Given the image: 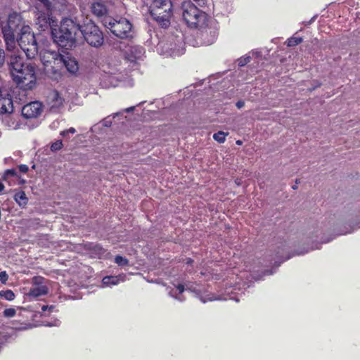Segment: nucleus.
Listing matches in <instances>:
<instances>
[{
	"label": "nucleus",
	"instance_id": "obj_23",
	"mask_svg": "<svg viewBox=\"0 0 360 360\" xmlns=\"http://www.w3.org/2000/svg\"><path fill=\"white\" fill-rule=\"evenodd\" d=\"M115 262L119 266H125L128 264V260L120 255L115 257Z\"/></svg>",
	"mask_w": 360,
	"mask_h": 360
},
{
	"label": "nucleus",
	"instance_id": "obj_43",
	"mask_svg": "<svg viewBox=\"0 0 360 360\" xmlns=\"http://www.w3.org/2000/svg\"><path fill=\"white\" fill-rule=\"evenodd\" d=\"M236 143H237L238 145H240V144H242V142H241V141H236Z\"/></svg>",
	"mask_w": 360,
	"mask_h": 360
},
{
	"label": "nucleus",
	"instance_id": "obj_24",
	"mask_svg": "<svg viewBox=\"0 0 360 360\" xmlns=\"http://www.w3.org/2000/svg\"><path fill=\"white\" fill-rule=\"evenodd\" d=\"M44 278L41 276H34L32 278V284L33 286H40L41 285H44Z\"/></svg>",
	"mask_w": 360,
	"mask_h": 360
},
{
	"label": "nucleus",
	"instance_id": "obj_6",
	"mask_svg": "<svg viewBox=\"0 0 360 360\" xmlns=\"http://www.w3.org/2000/svg\"><path fill=\"white\" fill-rule=\"evenodd\" d=\"M103 25L117 37L124 39L132 36V25L126 18H120L117 20L105 17Z\"/></svg>",
	"mask_w": 360,
	"mask_h": 360
},
{
	"label": "nucleus",
	"instance_id": "obj_30",
	"mask_svg": "<svg viewBox=\"0 0 360 360\" xmlns=\"http://www.w3.org/2000/svg\"><path fill=\"white\" fill-rule=\"evenodd\" d=\"M171 53H170V55L172 56H179L180 54H182L183 53V50H180V49H176V48H171Z\"/></svg>",
	"mask_w": 360,
	"mask_h": 360
},
{
	"label": "nucleus",
	"instance_id": "obj_18",
	"mask_svg": "<svg viewBox=\"0 0 360 360\" xmlns=\"http://www.w3.org/2000/svg\"><path fill=\"white\" fill-rule=\"evenodd\" d=\"M14 199L20 207H24L27 203V198L24 191H20L15 194Z\"/></svg>",
	"mask_w": 360,
	"mask_h": 360
},
{
	"label": "nucleus",
	"instance_id": "obj_28",
	"mask_svg": "<svg viewBox=\"0 0 360 360\" xmlns=\"http://www.w3.org/2000/svg\"><path fill=\"white\" fill-rule=\"evenodd\" d=\"M8 276L6 271L0 272V281L2 283L5 284L8 281Z\"/></svg>",
	"mask_w": 360,
	"mask_h": 360
},
{
	"label": "nucleus",
	"instance_id": "obj_11",
	"mask_svg": "<svg viewBox=\"0 0 360 360\" xmlns=\"http://www.w3.org/2000/svg\"><path fill=\"white\" fill-rule=\"evenodd\" d=\"M144 53L145 50L142 46H131L125 51V57L131 63H138L143 59Z\"/></svg>",
	"mask_w": 360,
	"mask_h": 360
},
{
	"label": "nucleus",
	"instance_id": "obj_22",
	"mask_svg": "<svg viewBox=\"0 0 360 360\" xmlns=\"http://www.w3.org/2000/svg\"><path fill=\"white\" fill-rule=\"evenodd\" d=\"M302 41V39L301 37H291L288 39L287 45L288 46H294L299 44H300Z\"/></svg>",
	"mask_w": 360,
	"mask_h": 360
},
{
	"label": "nucleus",
	"instance_id": "obj_39",
	"mask_svg": "<svg viewBox=\"0 0 360 360\" xmlns=\"http://www.w3.org/2000/svg\"><path fill=\"white\" fill-rule=\"evenodd\" d=\"M68 134V133L67 130H64V131L60 132V135L63 136H65Z\"/></svg>",
	"mask_w": 360,
	"mask_h": 360
},
{
	"label": "nucleus",
	"instance_id": "obj_29",
	"mask_svg": "<svg viewBox=\"0 0 360 360\" xmlns=\"http://www.w3.org/2000/svg\"><path fill=\"white\" fill-rule=\"evenodd\" d=\"M5 63V51L3 49L0 48V68H1Z\"/></svg>",
	"mask_w": 360,
	"mask_h": 360
},
{
	"label": "nucleus",
	"instance_id": "obj_34",
	"mask_svg": "<svg viewBox=\"0 0 360 360\" xmlns=\"http://www.w3.org/2000/svg\"><path fill=\"white\" fill-rule=\"evenodd\" d=\"M244 105H245V103H244V101H238L236 103V107H237L238 108H239V109H240V108H243V107L244 106Z\"/></svg>",
	"mask_w": 360,
	"mask_h": 360
},
{
	"label": "nucleus",
	"instance_id": "obj_31",
	"mask_svg": "<svg viewBox=\"0 0 360 360\" xmlns=\"http://www.w3.org/2000/svg\"><path fill=\"white\" fill-rule=\"evenodd\" d=\"M16 171L15 169H8L4 174V179H6L8 176H15Z\"/></svg>",
	"mask_w": 360,
	"mask_h": 360
},
{
	"label": "nucleus",
	"instance_id": "obj_38",
	"mask_svg": "<svg viewBox=\"0 0 360 360\" xmlns=\"http://www.w3.org/2000/svg\"><path fill=\"white\" fill-rule=\"evenodd\" d=\"M134 107H130V108H127V109L125 110V111H126L127 112H129L133 111V110H134Z\"/></svg>",
	"mask_w": 360,
	"mask_h": 360
},
{
	"label": "nucleus",
	"instance_id": "obj_25",
	"mask_svg": "<svg viewBox=\"0 0 360 360\" xmlns=\"http://www.w3.org/2000/svg\"><path fill=\"white\" fill-rule=\"evenodd\" d=\"M16 314V310L14 308L6 309L4 311V315L6 317L11 318L13 317Z\"/></svg>",
	"mask_w": 360,
	"mask_h": 360
},
{
	"label": "nucleus",
	"instance_id": "obj_35",
	"mask_svg": "<svg viewBox=\"0 0 360 360\" xmlns=\"http://www.w3.org/2000/svg\"><path fill=\"white\" fill-rule=\"evenodd\" d=\"M177 289L179 293H182L184 291V286L181 284L177 285Z\"/></svg>",
	"mask_w": 360,
	"mask_h": 360
},
{
	"label": "nucleus",
	"instance_id": "obj_8",
	"mask_svg": "<svg viewBox=\"0 0 360 360\" xmlns=\"http://www.w3.org/2000/svg\"><path fill=\"white\" fill-rule=\"evenodd\" d=\"M183 9V18L191 27H197L205 19V13L200 11L191 2L184 3Z\"/></svg>",
	"mask_w": 360,
	"mask_h": 360
},
{
	"label": "nucleus",
	"instance_id": "obj_40",
	"mask_svg": "<svg viewBox=\"0 0 360 360\" xmlns=\"http://www.w3.org/2000/svg\"><path fill=\"white\" fill-rule=\"evenodd\" d=\"M4 188V186L2 183L0 182V192L2 191Z\"/></svg>",
	"mask_w": 360,
	"mask_h": 360
},
{
	"label": "nucleus",
	"instance_id": "obj_13",
	"mask_svg": "<svg viewBox=\"0 0 360 360\" xmlns=\"http://www.w3.org/2000/svg\"><path fill=\"white\" fill-rule=\"evenodd\" d=\"M63 68H65L71 74H75L79 70L77 60L68 54L63 55Z\"/></svg>",
	"mask_w": 360,
	"mask_h": 360
},
{
	"label": "nucleus",
	"instance_id": "obj_5",
	"mask_svg": "<svg viewBox=\"0 0 360 360\" xmlns=\"http://www.w3.org/2000/svg\"><path fill=\"white\" fill-rule=\"evenodd\" d=\"M170 0H153L150 7V14L162 27H167L172 11Z\"/></svg>",
	"mask_w": 360,
	"mask_h": 360
},
{
	"label": "nucleus",
	"instance_id": "obj_42",
	"mask_svg": "<svg viewBox=\"0 0 360 360\" xmlns=\"http://www.w3.org/2000/svg\"><path fill=\"white\" fill-rule=\"evenodd\" d=\"M104 125L108 127V126H110V124H108V122L107 121H105Z\"/></svg>",
	"mask_w": 360,
	"mask_h": 360
},
{
	"label": "nucleus",
	"instance_id": "obj_15",
	"mask_svg": "<svg viewBox=\"0 0 360 360\" xmlns=\"http://www.w3.org/2000/svg\"><path fill=\"white\" fill-rule=\"evenodd\" d=\"M48 292V288L45 285H41L40 286H33L31 288L27 295L30 297H38L39 296L45 295Z\"/></svg>",
	"mask_w": 360,
	"mask_h": 360
},
{
	"label": "nucleus",
	"instance_id": "obj_44",
	"mask_svg": "<svg viewBox=\"0 0 360 360\" xmlns=\"http://www.w3.org/2000/svg\"><path fill=\"white\" fill-rule=\"evenodd\" d=\"M297 186H296V185L292 186V188H293L294 190L297 189Z\"/></svg>",
	"mask_w": 360,
	"mask_h": 360
},
{
	"label": "nucleus",
	"instance_id": "obj_41",
	"mask_svg": "<svg viewBox=\"0 0 360 360\" xmlns=\"http://www.w3.org/2000/svg\"><path fill=\"white\" fill-rule=\"evenodd\" d=\"M48 306L44 305L41 307L42 311H45L48 309Z\"/></svg>",
	"mask_w": 360,
	"mask_h": 360
},
{
	"label": "nucleus",
	"instance_id": "obj_32",
	"mask_svg": "<svg viewBox=\"0 0 360 360\" xmlns=\"http://www.w3.org/2000/svg\"><path fill=\"white\" fill-rule=\"evenodd\" d=\"M19 169L23 173H26L28 171V167L26 165H21L19 166Z\"/></svg>",
	"mask_w": 360,
	"mask_h": 360
},
{
	"label": "nucleus",
	"instance_id": "obj_7",
	"mask_svg": "<svg viewBox=\"0 0 360 360\" xmlns=\"http://www.w3.org/2000/svg\"><path fill=\"white\" fill-rule=\"evenodd\" d=\"M80 32L86 42L92 46L98 47L103 43L104 38L102 32L92 22H88L81 26Z\"/></svg>",
	"mask_w": 360,
	"mask_h": 360
},
{
	"label": "nucleus",
	"instance_id": "obj_16",
	"mask_svg": "<svg viewBox=\"0 0 360 360\" xmlns=\"http://www.w3.org/2000/svg\"><path fill=\"white\" fill-rule=\"evenodd\" d=\"M91 11L94 14L98 17L103 16L108 12L105 5L101 2L94 3L91 6Z\"/></svg>",
	"mask_w": 360,
	"mask_h": 360
},
{
	"label": "nucleus",
	"instance_id": "obj_36",
	"mask_svg": "<svg viewBox=\"0 0 360 360\" xmlns=\"http://www.w3.org/2000/svg\"><path fill=\"white\" fill-rule=\"evenodd\" d=\"M194 1H196L198 3V4L200 6H202L206 3V0H194Z\"/></svg>",
	"mask_w": 360,
	"mask_h": 360
},
{
	"label": "nucleus",
	"instance_id": "obj_14",
	"mask_svg": "<svg viewBox=\"0 0 360 360\" xmlns=\"http://www.w3.org/2000/svg\"><path fill=\"white\" fill-rule=\"evenodd\" d=\"M13 111V101L11 96H0V113H10Z\"/></svg>",
	"mask_w": 360,
	"mask_h": 360
},
{
	"label": "nucleus",
	"instance_id": "obj_12",
	"mask_svg": "<svg viewBox=\"0 0 360 360\" xmlns=\"http://www.w3.org/2000/svg\"><path fill=\"white\" fill-rule=\"evenodd\" d=\"M49 105L51 112H58L63 107L64 99L58 91H53L49 97Z\"/></svg>",
	"mask_w": 360,
	"mask_h": 360
},
{
	"label": "nucleus",
	"instance_id": "obj_19",
	"mask_svg": "<svg viewBox=\"0 0 360 360\" xmlns=\"http://www.w3.org/2000/svg\"><path fill=\"white\" fill-rule=\"evenodd\" d=\"M3 122L9 128L15 129L18 125L17 122L10 115H6Z\"/></svg>",
	"mask_w": 360,
	"mask_h": 360
},
{
	"label": "nucleus",
	"instance_id": "obj_17",
	"mask_svg": "<svg viewBox=\"0 0 360 360\" xmlns=\"http://www.w3.org/2000/svg\"><path fill=\"white\" fill-rule=\"evenodd\" d=\"M123 276H105L103 278V285L105 286L117 285L120 281H123Z\"/></svg>",
	"mask_w": 360,
	"mask_h": 360
},
{
	"label": "nucleus",
	"instance_id": "obj_27",
	"mask_svg": "<svg viewBox=\"0 0 360 360\" xmlns=\"http://www.w3.org/2000/svg\"><path fill=\"white\" fill-rule=\"evenodd\" d=\"M250 61V56H245L239 58L238 60V65L240 67H243L248 64Z\"/></svg>",
	"mask_w": 360,
	"mask_h": 360
},
{
	"label": "nucleus",
	"instance_id": "obj_21",
	"mask_svg": "<svg viewBox=\"0 0 360 360\" xmlns=\"http://www.w3.org/2000/svg\"><path fill=\"white\" fill-rule=\"evenodd\" d=\"M0 296L5 298L6 300H8V301L13 300L15 298V294L11 290H8L6 291H1Z\"/></svg>",
	"mask_w": 360,
	"mask_h": 360
},
{
	"label": "nucleus",
	"instance_id": "obj_33",
	"mask_svg": "<svg viewBox=\"0 0 360 360\" xmlns=\"http://www.w3.org/2000/svg\"><path fill=\"white\" fill-rule=\"evenodd\" d=\"M37 1H39L41 4H42L46 8H49L51 5L49 0H37Z\"/></svg>",
	"mask_w": 360,
	"mask_h": 360
},
{
	"label": "nucleus",
	"instance_id": "obj_10",
	"mask_svg": "<svg viewBox=\"0 0 360 360\" xmlns=\"http://www.w3.org/2000/svg\"><path fill=\"white\" fill-rule=\"evenodd\" d=\"M36 24L41 30H45L50 27L52 32L53 27H58V20L53 17H50L49 14L45 13H39L38 14Z\"/></svg>",
	"mask_w": 360,
	"mask_h": 360
},
{
	"label": "nucleus",
	"instance_id": "obj_4",
	"mask_svg": "<svg viewBox=\"0 0 360 360\" xmlns=\"http://www.w3.org/2000/svg\"><path fill=\"white\" fill-rule=\"evenodd\" d=\"M44 70L49 76L59 75L63 70V55L58 51L44 50L40 53Z\"/></svg>",
	"mask_w": 360,
	"mask_h": 360
},
{
	"label": "nucleus",
	"instance_id": "obj_1",
	"mask_svg": "<svg viewBox=\"0 0 360 360\" xmlns=\"http://www.w3.org/2000/svg\"><path fill=\"white\" fill-rule=\"evenodd\" d=\"M20 21L18 15L10 16L8 22L2 27V34L9 57L8 63L13 80L22 89H32L37 81L35 68L31 63L23 62L14 37V31Z\"/></svg>",
	"mask_w": 360,
	"mask_h": 360
},
{
	"label": "nucleus",
	"instance_id": "obj_45",
	"mask_svg": "<svg viewBox=\"0 0 360 360\" xmlns=\"http://www.w3.org/2000/svg\"><path fill=\"white\" fill-rule=\"evenodd\" d=\"M190 262H191V259H188V263H190Z\"/></svg>",
	"mask_w": 360,
	"mask_h": 360
},
{
	"label": "nucleus",
	"instance_id": "obj_3",
	"mask_svg": "<svg viewBox=\"0 0 360 360\" xmlns=\"http://www.w3.org/2000/svg\"><path fill=\"white\" fill-rule=\"evenodd\" d=\"M81 31V26L72 20H63L59 28L53 27L52 38L60 46L72 47L76 41L77 35Z\"/></svg>",
	"mask_w": 360,
	"mask_h": 360
},
{
	"label": "nucleus",
	"instance_id": "obj_26",
	"mask_svg": "<svg viewBox=\"0 0 360 360\" xmlns=\"http://www.w3.org/2000/svg\"><path fill=\"white\" fill-rule=\"evenodd\" d=\"M63 144L62 141H57L51 144V150L52 151H56L62 148Z\"/></svg>",
	"mask_w": 360,
	"mask_h": 360
},
{
	"label": "nucleus",
	"instance_id": "obj_9",
	"mask_svg": "<svg viewBox=\"0 0 360 360\" xmlns=\"http://www.w3.org/2000/svg\"><path fill=\"white\" fill-rule=\"evenodd\" d=\"M43 111L41 103L39 101L31 102L23 106L22 115L26 118H36L39 116Z\"/></svg>",
	"mask_w": 360,
	"mask_h": 360
},
{
	"label": "nucleus",
	"instance_id": "obj_20",
	"mask_svg": "<svg viewBox=\"0 0 360 360\" xmlns=\"http://www.w3.org/2000/svg\"><path fill=\"white\" fill-rule=\"evenodd\" d=\"M229 134V133H225L224 131H218L213 135V139L217 142L221 143H224L226 140V136Z\"/></svg>",
	"mask_w": 360,
	"mask_h": 360
},
{
	"label": "nucleus",
	"instance_id": "obj_2",
	"mask_svg": "<svg viewBox=\"0 0 360 360\" xmlns=\"http://www.w3.org/2000/svg\"><path fill=\"white\" fill-rule=\"evenodd\" d=\"M13 15H18L20 20L19 25H18L14 31L15 43L18 42L28 58H33L38 53V45L34 34L32 32V29L30 26L22 23V18L19 15L16 13L11 14L8 18ZM8 20H9V18H8ZM8 22V20H7L5 24H2L1 28Z\"/></svg>",
	"mask_w": 360,
	"mask_h": 360
},
{
	"label": "nucleus",
	"instance_id": "obj_37",
	"mask_svg": "<svg viewBox=\"0 0 360 360\" xmlns=\"http://www.w3.org/2000/svg\"><path fill=\"white\" fill-rule=\"evenodd\" d=\"M68 133L75 134L76 132V130L73 127H70L69 129L67 130Z\"/></svg>",
	"mask_w": 360,
	"mask_h": 360
}]
</instances>
